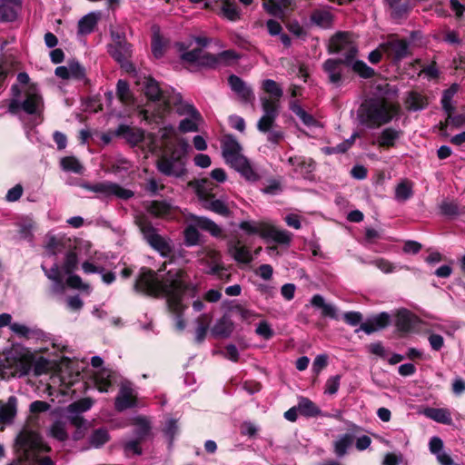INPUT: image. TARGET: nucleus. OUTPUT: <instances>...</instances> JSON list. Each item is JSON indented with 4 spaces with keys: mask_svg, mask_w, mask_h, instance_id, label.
<instances>
[{
    "mask_svg": "<svg viewBox=\"0 0 465 465\" xmlns=\"http://www.w3.org/2000/svg\"><path fill=\"white\" fill-rule=\"evenodd\" d=\"M311 21L320 27L327 28L331 25L332 15L328 11L316 9L311 14Z\"/></svg>",
    "mask_w": 465,
    "mask_h": 465,
    "instance_id": "obj_47",
    "label": "nucleus"
},
{
    "mask_svg": "<svg viewBox=\"0 0 465 465\" xmlns=\"http://www.w3.org/2000/svg\"><path fill=\"white\" fill-rule=\"evenodd\" d=\"M50 435L59 441H65L68 439L64 424L60 420H56L52 424Z\"/></svg>",
    "mask_w": 465,
    "mask_h": 465,
    "instance_id": "obj_57",
    "label": "nucleus"
},
{
    "mask_svg": "<svg viewBox=\"0 0 465 465\" xmlns=\"http://www.w3.org/2000/svg\"><path fill=\"white\" fill-rule=\"evenodd\" d=\"M136 404V399L134 397L131 389L123 388L120 394L115 398V409L118 411L134 407Z\"/></svg>",
    "mask_w": 465,
    "mask_h": 465,
    "instance_id": "obj_32",
    "label": "nucleus"
},
{
    "mask_svg": "<svg viewBox=\"0 0 465 465\" xmlns=\"http://www.w3.org/2000/svg\"><path fill=\"white\" fill-rule=\"evenodd\" d=\"M297 405L299 413L306 418H316L322 415V410L309 398L300 397Z\"/></svg>",
    "mask_w": 465,
    "mask_h": 465,
    "instance_id": "obj_30",
    "label": "nucleus"
},
{
    "mask_svg": "<svg viewBox=\"0 0 465 465\" xmlns=\"http://www.w3.org/2000/svg\"><path fill=\"white\" fill-rule=\"evenodd\" d=\"M290 110L294 113L306 126H316L317 120L307 113L296 101L290 103Z\"/></svg>",
    "mask_w": 465,
    "mask_h": 465,
    "instance_id": "obj_43",
    "label": "nucleus"
},
{
    "mask_svg": "<svg viewBox=\"0 0 465 465\" xmlns=\"http://www.w3.org/2000/svg\"><path fill=\"white\" fill-rule=\"evenodd\" d=\"M71 239L66 237L51 236L47 242L46 248L52 254L62 252L66 248H71Z\"/></svg>",
    "mask_w": 465,
    "mask_h": 465,
    "instance_id": "obj_39",
    "label": "nucleus"
},
{
    "mask_svg": "<svg viewBox=\"0 0 465 465\" xmlns=\"http://www.w3.org/2000/svg\"><path fill=\"white\" fill-rule=\"evenodd\" d=\"M20 6V0H5L0 3V21L14 22L17 18Z\"/></svg>",
    "mask_w": 465,
    "mask_h": 465,
    "instance_id": "obj_22",
    "label": "nucleus"
},
{
    "mask_svg": "<svg viewBox=\"0 0 465 465\" xmlns=\"http://www.w3.org/2000/svg\"><path fill=\"white\" fill-rule=\"evenodd\" d=\"M193 220L197 227L210 232L212 236L219 238L223 235L222 229L211 219L203 216H194Z\"/></svg>",
    "mask_w": 465,
    "mask_h": 465,
    "instance_id": "obj_35",
    "label": "nucleus"
},
{
    "mask_svg": "<svg viewBox=\"0 0 465 465\" xmlns=\"http://www.w3.org/2000/svg\"><path fill=\"white\" fill-rule=\"evenodd\" d=\"M401 111L398 102H391L383 96H377L364 101L359 109L360 123L370 129L380 128L400 115Z\"/></svg>",
    "mask_w": 465,
    "mask_h": 465,
    "instance_id": "obj_2",
    "label": "nucleus"
},
{
    "mask_svg": "<svg viewBox=\"0 0 465 465\" xmlns=\"http://www.w3.org/2000/svg\"><path fill=\"white\" fill-rule=\"evenodd\" d=\"M112 371L107 369H102L94 377V384L100 392H107L113 385Z\"/></svg>",
    "mask_w": 465,
    "mask_h": 465,
    "instance_id": "obj_38",
    "label": "nucleus"
},
{
    "mask_svg": "<svg viewBox=\"0 0 465 465\" xmlns=\"http://www.w3.org/2000/svg\"><path fill=\"white\" fill-rule=\"evenodd\" d=\"M351 70L363 79H370L376 75L375 70L370 67L362 60L354 61Z\"/></svg>",
    "mask_w": 465,
    "mask_h": 465,
    "instance_id": "obj_50",
    "label": "nucleus"
},
{
    "mask_svg": "<svg viewBox=\"0 0 465 465\" xmlns=\"http://www.w3.org/2000/svg\"><path fill=\"white\" fill-rule=\"evenodd\" d=\"M231 166L239 172L241 175L249 182H256L260 179V175L255 172L245 156L239 157L238 160H236V163Z\"/></svg>",
    "mask_w": 465,
    "mask_h": 465,
    "instance_id": "obj_24",
    "label": "nucleus"
},
{
    "mask_svg": "<svg viewBox=\"0 0 465 465\" xmlns=\"http://www.w3.org/2000/svg\"><path fill=\"white\" fill-rule=\"evenodd\" d=\"M290 164L297 166L304 171L306 173H311L315 169V162L312 158H306L304 156H293L288 159Z\"/></svg>",
    "mask_w": 465,
    "mask_h": 465,
    "instance_id": "obj_48",
    "label": "nucleus"
},
{
    "mask_svg": "<svg viewBox=\"0 0 465 465\" xmlns=\"http://www.w3.org/2000/svg\"><path fill=\"white\" fill-rule=\"evenodd\" d=\"M116 95L124 104H132L134 102V95L126 80H118L116 84Z\"/></svg>",
    "mask_w": 465,
    "mask_h": 465,
    "instance_id": "obj_45",
    "label": "nucleus"
},
{
    "mask_svg": "<svg viewBox=\"0 0 465 465\" xmlns=\"http://www.w3.org/2000/svg\"><path fill=\"white\" fill-rule=\"evenodd\" d=\"M429 104L428 98L426 95L417 92L411 91L408 93L405 100V105L409 111H420L425 109Z\"/></svg>",
    "mask_w": 465,
    "mask_h": 465,
    "instance_id": "obj_28",
    "label": "nucleus"
},
{
    "mask_svg": "<svg viewBox=\"0 0 465 465\" xmlns=\"http://www.w3.org/2000/svg\"><path fill=\"white\" fill-rule=\"evenodd\" d=\"M78 265V256L74 250L69 249V251L65 254L64 262V271L66 274H71L76 270Z\"/></svg>",
    "mask_w": 465,
    "mask_h": 465,
    "instance_id": "obj_53",
    "label": "nucleus"
},
{
    "mask_svg": "<svg viewBox=\"0 0 465 465\" xmlns=\"http://www.w3.org/2000/svg\"><path fill=\"white\" fill-rule=\"evenodd\" d=\"M136 224L143 233L147 242L163 255L171 252L169 243L156 232V229L146 217H140L136 220Z\"/></svg>",
    "mask_w": 465,
    "mask_h": 465,
    "instance_id": "obj_7",
    "label": "nucleus"
},
{
    "mask_svg": "<svg viewBox=\"0 0 465 465\" xmlns=\"http://www.w3.org/2000/svg\"><path fill=\"white\" fill-rule=\"evenodd\" d=\"M118 137H124L129 143L134 145L141 143L144 139V132L140 128H134L126 124H119L114 131Z\"/></svg>",
    "mask_w": 465,
    "mask_h": 465,
    "instance_id": "obj_19",
    "label": "nucleus"
},
{
    "mask_svg": "<svg viewBox=\"0 0 465 465\" xmlns=\"http://www.w3.org/2000/svg\"><path fill=\"white\" fill-rule=\"evenodd\" d=\"M401 130L387 127L380 134L378 137V144L380 147L385 149L392 148L395 146L396 141L401 138Z\"/></svg>",
    "mask_w": 465,
    "mask_h": 465,
    "instance_id": "obj_26",
    "label": "nucleus"
},
{
    "mask_svg": "<svg viewBox=\"0 0 465 465\" xmlns=\"http://www.w3.org/2000/svg\"><path fill=\"white\" fill-rule=\"evenodd\" d=\"M203 54V50L200 47L194 48L191 51L183 52L180 55V59L183 62L188 63L190 64H197L200 54Z\"/></svg>",
    "mask_w": 465,
    "mask_h": 465,
    "instance_id": "obj_64",
    "label": "nucleus"
},
{
    "mask_svg": "<svg viewBox=\"0 0 465 465\" xmlns=\"http://www.w3.org/2000/svg\"><path fill=\"white\" fill-rule=\"evenodd\" d=\"M262 238L271 239L279 244H289L291 242V233L285 230H280L268 223L263 226Z\"/></svg>",
    "mask_w": 465,
    "mask_h": 465,
    "instance_id": "obj_21",
    "label": "nucleus"
},
{
    "mask_svg": "<svg viewBox=\"0 0 465 465\" xmlns=\"http://www.w3.org/2000/svg\"><path fill=\"white\" fill-rule=\"evenodd\" d=\"M189 149V143L185 140H181L178 143V148L173 149L171 154L167 157L172 159V163L173 165L178 163L181 167H184L185 163L183 162V158L186 156Z\"/></svg>",
    "mask_w": 465,
    "mask_h": 465,
    "instance_id": "obj_44",
    "label": "nucleus"
},
{
    "mask_svg": "<svg viewBox=\"0 0 465 465\" xmlns=\"http://www.w3.org/2000/svg\"><path fill=\"white\" fill-rule=\"evenodd\" d=\"M294 5V0H262V7L272 16H280Z\"/></svg>",
    "mask_w": 465,
    "mask_h": 465,
    "instance_id": "obj_23",
    "label": "nucleus"
},
{
    "mask_svg": "<svg viewBox=\"0 0 465 465\" xmlns=\"http://www.w3.org/2000/svg\"><path fill=\"white\" fill-rule=\"evenodd\" d=\"M205 208L223 217H229L231 215V211L228 206L219 199L211 201L210 204L206 205Z\"/></svg>",
    "mask_w": 465,
    "mask_h": 465,
    "instance_id": "obj_60",
    "label": "nucleus"
},
{
    "mask_svg": "<svg viewBox=\"0 0 465 465\" xmlns=\"http://www.w3.org/2000/svg\"><path fill=\"white\" fill-rule=\"evenodd\" d=\"M200 233L198 230L193 226L189 225L184 230V242L186 246H194L199 242Z\"/></svg>",
    "mask_w": 465,
    "mask_h": 465,
    "instance_id": "obj_63",
    "label": "nucleus"
},
{
    "mask_svg": "<svg viewBox=\"0 0 465 465\" xmlns=\"http://www.w3.org/2000/svg\"><path fill=\"white\" fill-rule=\"evenodd\" d=\"M440 211L442 215L449 217L456 216L460 213L458 203L453 201H443L440 204Z\"/></svg>",
    "mask_w": 465,
    "mask_h": 465,
    "instance_id": "obj_62",
    "label": "nucleus"
},
{
    "mask_svg": "<svg viewBox=\"0 0 465 465\" xmlns=\"http://www.w3.org/2000/svg\"><path fill=\"white\" fill-rule=\"evenodd\" d=\"M86 188L94 193L103 194L104 196H116L123 200L131 199L134 193L129 189H125L121 185L112 182H102L94 184L87 185Z\"/></svg>",
    "mask_w": 465,
    "mask_h": 465,
    "instance_id": "obj_11",
    "label": "nucleus"
},
{
    "mask_svg": "<svg viewBox=\"0 0 465 465\" xmlns=\"http://www.w3.org/2000/svg\"><path fill=\"white\" fill-rule=\"evenodd\" d=\"M22 110L30 115H41L44 110V99L35 84H29L25 99L22 102Z\"/></svg>",
    "mask_w": 465,
    "mask_h": 465,
    "instance_id": "obj_12",
    "label": "nucleus"
},
{
    "mask_svg": "<svg viewBox=\"0 0 465 465\" xmlns=\"http://www.w3.org/2000/svg\"><path fill=\"white\" fill-rule=\"evenodd\" d=\"M61 167L65 172H72L74 173H82L84 167L79 160L74 156H65L61 159Z\"/></svg>",
    "mask_w": 465,
    "mask_h": 465,
    "instance_id": "obj_51",
    "label": "nucleus"
},
{
    "mask_svg": "<svg viewBox=\"0 0 465 465\" xmlns=\"http://www.w3.org/2000/svg\"><path fill=\"white\" fill-rule=\"evenodd\" d=\"M345 68L340 58H328L322 64V71L327 75V82L336 87L342 85L346 79Z\"/></svg>",
    "mask_w": 465,
    "mask_h": 465,
    "instance_id": "obj_10",
    "label": "nucleus"
},
{
    "mask_svg": "<svg viewBox=\"0 0 465 465\" xmlns=\"http://www.w3.org/2000/svg\"><path fill=\"white\" fill-rule=\"evenodd\" d=\"M361 431V427L351 422L348 426V432L341 436V438L334 442L335 454L338 457H343L347 453V450L353 443L356 435Z\"/></svg>",
    "mask_w": 465,
    "mask_h": 465,
    "instance_id": "obj_17",
    "label": "nucleus"
},
{
    "mask_svg": "<svg viewBox=\"0 0 465 465\" xmlns=\"http://www.w3.org/2000/svg\"><path fill=\"white\" fill-rule=\"evenodd\" d=\"M265 223H255L249 221H242L239 224V228L244 231L248 235L258 234L262 237V232Z\"/></svg>",
    "mask_w": 465,
    "mask_h": 465,
    "instance_id": "obj_56",
    "label": "nucleus"
},
{
    "mask_svg": "<svg viewBox=\"0 0 465 465\" xmlns=\"http://www.w3.org/2000/svg\"><path fill=\"white\" fill-rule=\"evenodd\" d=\"M219 64V57L217 54L211 53H204L200 54L197 66L202 68L215 69Z\"/></svg>",
    "mask_w": 465,
    "mask_h": 465,
    "instance_id": "obj_55",
    "label": "nucleus"
},
{
    "mask_svg": "<svg viewBox=\"0 0 465 465\" xmlns=\"http://www.w3.org/2000/svg\"><path fill=\"white\" fill-rule=\"evenodd\" d=\"M262 88L265 93L270 94L271 97L269 99L280 100L283 95L282 88L274 80H264L262 82Z\"/></svg>",
    "mask_w": 465,
    "mask_h": 465,
    "instance_id": "obj_49",
    "label": "nucleus"
},
{
    "mask_svg": "<svg viewBox=\"0 0 465 465\" xmlns=\"http://www.w3.org/2000/svg\"><path fill=\"white\" fill-rule=\"evenodd\" d=\"M17 399L15 396H10L6 403L0 401V422L9 423L16 415Z\"/></svg>",
    "mask_w": 465,
    "mask_h": 465,
    "instance_id": "obj_29",
    "label": "nucleus"
},
{
    "mask_svg": "<svg viewBox=\"0 0 465 465\" xmlns=\"http://www.w3.org/2000/svg\"><path fill=\"white\" fill-rule=\"evenodd\" d=\"M391 323V316L387 312L374 314L368 318L364 322L361 323L360 329L367 334L383 330Z\"/></svg>",
    "mask_w": 465,
    "mask_h": 465,
    "instance_id": "obj_15",
    "label": "nucleus"
},
{
    "mask_svg": "<svg viewBox=\"0 0 465 465\" xmlns=\"http://www.w3.org/2000/svg\"><path fill=\"white\" fill-rule=\"evenodd\" d=\"M413 193V183L408 179L401 180L395 188V199L399 202H406Z\"/></svg>",
    "mask_w": 465,
    "mask_h": 465,
    "instance_id": "obj_37",
    "label": "nucleus"
},
{
    "mask_svg": "<svg viewBox=\"0 0 465 465\" xmlns=\"http://www.w3.org/2000/svg\"><path fill=\"white\" fill-rule=\"evenodd\" d=\"M234 330V322L232 321L230 315L223 314L213 325L211 331L215 338H228L231 336Z\"/></svg>",
    "mask_w": 465,
    "mask_h": 465,
    "instance_id": "obj_20",
    "label": "nucleus"
},
{
    "mask_svg": "<svg viewBox=\"0 0 465 465\" xmlns=\"http://www.w3.org/2000/svg\"><path fill=\"white\" fill-rule=\"evenodd\" d=\"M394 325L401 334L413 331L420 322V320L413 312L405 308H401L394 314Z\"/></svg>",
    "mask_w": 465,
    "mask_h": 465,
    "instance_id": "obj_13",
    "label": "nucleus"
},
{
    "mask_svg": "<svg viewBox=\"0 0 465 465\" xmlns=\"http://www.w3.org/2000/svg\"><path fill=\"white\" fill-rule=\"evenodd\" d=\"M223 156L226 163L232 165L239 157H244L241 153L242 146L232 134H227L222 143Z\"/></svg>",
    "mask_w": 465,
    "mask_h": 465,
    "instance_id": "obj_16",
    "label": "nucleus"
},
{
    "mask_svg": "<svg viewBox=\"0 0 465 465\" xmlns=\"http://www.w3.org/2000/svg\"><path fill=\"white\" fill-rule=\"evenodd\" d=\"M16 444L22 450V455L18 461L37 460L38 465H55L48 456L38 460L41 453H48L51 447L44 442L41 434L35 430L24 429L17 436Z\"/></svg>",
    "mask_w": 465,
    "mask_h": 465,
    "instance_id": "obj_4",
    "label": "nucleus"
},
{
    "mask_svg": "<svg viewBox=\"0 0 465 465\" xmlns=\"http://www.w3.org/2000/svg\"><path fill=\"white\" fill-rule=\"evenodd\" d=\"M133 290L146 297L161 298V279H159L157 272L146 266L141 267L134 282Z\"/></svg>",
    "mask_w": 465,
    "mask_h": 465,
    "instance_id": "obj_5",
    "label": "nucleus"
},
{
    "mask_svg": "<svg viewBox=\"0 0 465 465\" xmlns=\"http://www.w3.org/2000/svg\"><path fill=\"white\" fill-rule=\"evenodd\" d=\"M35 355L27 351L26 353L18 357L15 361V367L19 376H25L30 373L33 369Z\"/></svg>",
    "mask_w": 465,
    "mask_h": 465,
    "instance_id": "obj_36",
    "label": "nucleus"
},
{
    "mask_svg": "<svg viewBox=\"0 0 465 465\" xmlns=\"http://www.w3.org/2000/svg\"><path fill=\"white\" fill-rule=\"evenodd\" d=\"M261 102L262 108L264 113L263 115H273V117H278L280 100L269 99L268 97H262Z\"/></svg>",
    "mask_w": 465,
    "mask_h": 465,
    "instance_id": "obj_52",
    "label": "nucleus"
},
{
    "mask_svg": "<svg viewBox=\"0 0 465 465\" xmlns=\"http://www.w3.org/2000/svg\"><path fill=\"white\" fill-rule=\"evenodd\" d=\"M93 404L94 401L91 398H82L67 406V413L68 415H80L90 410Z\"/></svg>",
    "mask_w": 465,
    "mask_h": 465,
    "instance_id": "obj_46",
    "label": "nucleus"
},
{
    "mask_svg": "<svg viewBox=\"0 0 465 465\" xmlns=\"http://www.w3.org/2000/svg\"><path fill=\"white\" fill-rule=\"evenodd\" d=\"M50 361L44 356H40L37 359L35 358L33 364V371L35 376H41L49 371Z\"/></svg>",
    "mask_w": 465,
    "mask_h": 465,
    "instance_id": "obj_61",
    "label": "nucleus"
},
{
    "mask_svg": "<svg viewBox=\"0 0 465 465\" xmlns=\"http://www.w3.org/2000/svg\"><path fill=\"white\" fill-rule=\"evenodd\" d=\"M70 76L75 80H83L85 77V68L75 59L68 62Z\"/></svg>",
    "mask_w": 465,
    "mask_h": 465,
    "instance_id": "obj_59",
    "label": "nucleus"
},
{
    "mask_svg": "<svg viewBox=\"0 0 465 465\" xmlns=\"http://www.w3.org/2000/svg\"><path fill=\"white\" fill-rule=\"evenodd\" d=\"M98 22V17L94 13H90L83 16L78 22V34L89 35L91 34Z\"/></svg>",
    "mask_w": 465,
    "mask_h": 465,
    "instance_id": "obj_41",
    "label": "nucleus"
},
{
    "mask_svg": "<svg viewBox=\"0 0 465 465\" xmlns=\"http://www.w3.org/2000/svg\"><path fill=\"white\" fill-rule=\"evenodd\" d=\"M222 11L223 15L231 21H236L240 18L236 4L231 0L223 1Z\"/></svg>",
    "mask_w": 465,
    "mask_h": 465,
    "instance_id": "obj_54",
    "label": "nucleus"
},
{
    "mask_svg": "<svg viewBox=\"0 0 465 465\" xmlns=\"http://www.w3.org/2000/svg\"><path fill=\"white\" fill-rule=\"evenodd\" d=\"M134 424L135 426L134 430V440L141 442L145 441L151 435L150 422L144 417H137Z\"/></svg>",
    "mask_w": 465,
    "mask_h": 465,
    "instance_id": "obj_34",
    "label": "nucleus"
},
{
    "mask_svg": "<svg viewBox=\"0 0 465 465\" xmlns=\"http://www.w3.org/2000/svg\"><path fill=\"white\" fill-rule=\"evenodd\" d=\"M311 304L315 308L322 309V316L338 320L337 309L330 303H326L321 294H314L311 300Z\"/></svg>",
    "mask_w": 465,
    "mask_h": 465,
    "instance_id": "obj_31",
    "label": "nucleus"
},
{
    "mask_svg": "<svg viewBox=\"0 0 465 465\" xmlns=\"http://www.w3.org/2000/svg\"><path fill=\"white\" fill-rule=\"evenodd\" d=\"M380 48L393 65H399L403 59L411 55L410 42L399 38L397 35H390L387 41L380 45Z\"/></svg>",
    "mask_w": 465,
    "mask_h": 465,
    "instance_id": "obj_6",
    "label": "nucleus"
},
{
    "mask_svg": "<svg viewBox=\"0 0 465 465\" xmlns=\"http://www.w3.org/2000/svg\"><path fill=\"white\" fill-rule=\"evenodd\" d=\"M349 44V33L337 32L330 38L327 51L330 54H340Z\"/></svg>",
    "mask_w": 465,
    "mask_h": 465,
    "instance_id": "obj_25",
    "label": "nucleus"
},
{
    "mask_svg": "<svg viewBox=\"0 0 465 465\" xmlns=\"http://www.w3.org/2000/svg\"><path fill=\"white\" fill-rule=\"evenodd\" d=\"M228 84L242 104H253L255 100L253 89L241 77L235 74L229 75Z\"/></svg>",
    "mask_w": 465,
    "mask_h": 465,
    "instance_id": "obj_14",
    "label": "nucleus"
},
{
    "mask_svg": "<svg viewBox=\"0 0 465 465\" xmlns=\"http://www.w3.org/2000/svg\"><path fill=\"white\" fill-rule=\"evenodd\" d=\"M425 415L445 425L452 424L451 413L448 409L445 408H427L424 411Z\"/></svg>",
    "mask_w": 465,
    "mask_h": 465,
    "instance_id": "obj_33",
    "label": "nucleus"
},
{
    "mask_svg": "<svg viewBox=\"0 0 465 465\" xmlns=\"http://www.w3.org/2000/svg\"><path fill=\"white\" fill-rule=\"evenodd\" d=\"M144 208L148 213L158 219H175L180 209L167 200H153L147 202Z\"/></svg>",
    "mask_w": 465,
    "mask_h": 465,
    "instance_id": "obj_9",
    "label": "nucleus"
},
{
    "mask_svg": "<svg viewBox=\"0 0 465 465\" xmlns=\"http://www.w3.org/2000/svg\"><path fill=\"white\" fill-rule=\"evenodd\" d=\"M143 91L148 101L162 102L153 112H149L147 109L139 111V116L149 124L163 123L165 114L170 113L173 106L181 105L183 102L180 94L161 88L159 82L152 76L144 78Z\"/></svg>",
    "mask_w": 465,
    "mask_h": 465,
    "instance_id": "obj_1",
    "label": "nucleus"
},
{
    "mask_svg": "<svg viewBox=\"0 0 465 465\" xmlns=\"http://www.w3.org/2000/svg\"><path fill=\"white\" fill-rule=\"evenodd\" d=\"M228 252L239 263L248 264L252 261V255L247 246L242 245L240 240L230 241Z\"/></svg>",
    "mask_w": 465,
    "mask_h": 465,
    "instance_id": "obj_18",
    "label": "nucleus"
},
{
    "mask_svg": "<svg viewBox=\"0 0 465 465\" xmlns=\"http://www.w3.org/2000/svg\"><path fill=\"white\" fill-rule=\"evenodd\" d=\"M107 53L127 73L135 71V66L131 62L133 45L127 41L115 46H107Z\"/></svg>",
    "mask_w": 465,
    "mask_h": 465,
    "instance_id": "obj_8",
    "label": "nucleus"
},
{
    "mask_svg": "<svg viewBox=\"0 0 465 465\" xmlns=\"http://www.w3.org/2000/svg\"><path fill=\"white\" fill-rule=\"evenodd\" d=\"M197 289L190 281L189 275L182 268L170 269L161 279V297H166L167 307L177 311L185 294L191 297L196 295Z\"/></svg>",
    "mask_w": 465,
    "mask_h": 465,
    "instance_id": "obj_3",
    "label": "nucleus"
},
{
    "mask_svg": "<svg viewBox=\"0 0 465 465\" xmlns=\"http://www.w3.org/2000/svg\"><path fill=\"white\" fill-rule=\"evenodd\" d=\"M156 166L158 171L166 176L182 177L187 172L185 167L175 170L174 165L172 163V159L165 155L161 156L157 160Z\"/></svg>",
    "mask_w": 465,
    "mask_h": 465,
    "instance_id": "obj_27",
    "label": "nucleus"
},
{
    "mask_svg": "<svg viewBox=\"0 0 465 465\" xmlns=\"http://www.w3.org/2000/svg\"><path fill=\"white\" fill-rule=\"evenodd\" d=\"M111 437L106 429L99 428L94 430L92 434L89 436L88 442L91 447L99 449L106 444L110 440Z\"/></svg>",
    "mask_w": 465,
    "mask_h": 465,
    "instance_id": "obj_40",
    "label": "nucleus"
},
{
    "mask_svg": "<svg viewBox=\"0 0 465 465\" xmlns=\"http://www.w3.org/2000/svg\"><path fill=\"white\" fill-rule=\"evenodd\" d=\"M70 423L75 427V431L73 433V440L78 441L85 435L86 420L81 415H67Z\"/></svg>",
    "mask_w": 465,
    "mask_h": 465,
    "instance_id": "obj_42",
    "label": "nucleus"
},
{
    "mask_svg": "<svg viewBox=\"0 0 465 465\" xmlns=\"http://www.w3.org/2000/svg\"><path fill=\"white\" fill-rule=\"evenodd\" d=\"M167 308H168V311L175 316L176 330H178L179 331H183L186 326L185 321L183 319V312H184L185 309L187 308V306L184 305L183 303H180L177 308V311L176 310L174 311L173 307H167Z\"/></svg>",
    "mask_w": 465,
    "mask_h": 465,
    "instance_id": "obj_58",
    "label": "nucleus"
}]
</instances>
